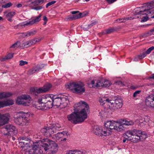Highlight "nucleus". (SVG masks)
Masks as SVG:
<instances>
[{"label": "nucleus", "instance_id": "774afa93", "mask_svg": "<svg viewBox=\"0 0 154 154\" xmlns=\"http://www.w3.org/2000/svg\"><path fill=\"white\" fill-rule=\"evenodd\" d=\"M12 139L14 140H15V138L14 137H12Z\"/></svg>", "mask_w": 154, "mask_h": 154}, {"label": "nucleus", "instance_id": "0e129e2a", "mask_svg": "<svg viewBox=\"0 0 154 154\" xmlns=\"http://www.w3.org/2000/svg\"><path fill=\"white\" fill-rule=\"evenodd\" d=\"M126 140H127L126 139H125L123 140V143H125L126 142Z\"/></svg>", "mask_w": 154, "mask_h": 154}, {"label": "nucleus", "instance_id": "9d476101", "mask_svg": "<svg viewBox=\"0 0 154 154\" xmlns=\"http://www.w3.org/2000/svg\"><path fill=\"white\" fill-rule=\"evenodd\" d=\"M94 133L99 136L109 137L112 133V131L104 127L96 126L94 129Z\"/></svg>", "mask_w": 154, "mask_h": 154}, {"label": "nucleus", "instance_id": "f3484780", "mask_svg": "<svg viewBox=\"0 0 154 154\" xmlns=\"http://www.w3.org/2000/svg\"><path fill=\"white\" fill-rule=\"evenodd\" d=\"M145 105L146 108H154V95L151 94L146 97Z\"/></svg>", "mask_w": 154, "mask_h": 154}, {"label": "nucleus", "instance_id": "ea45409f", "mask_svg": "<svg viewBox=\"0 0 154 154\" xmlns=\"http://www.w3.org/2000/svg\"><path fill=\"white\" fill-rule=\"evenodd\" d=\"M12 5L11 3H9L3 5L2 6V7L4 8H7L10 7Z\"/></svg>", "mask_w": 154, "mask_h": 154}, {"label": "nucleus", "instance_id": "e433bc0d", "mask_svg": "<svg viewBox=\"0 0 154 154\" xmlns=\"http://www.w3.org/2000/svg\"><path fill=\"white\" fill-rule=\"evenodd\" d=\"M37 0H29L26 1V3L28 4L30 7H32L35 6V5H34V4L32 3L33 2L37 1Z\"/></svg>", "mask_w": 154, "mask_h": 154}, {"label": "nucleus", "instance_id": "ddd939ff", "mask_svg": "<svg viewBox=\"0 0 154 154\" xmlns=\"http://www.w3.org/2000/svg\"><path fill=\"white\" fill-rule=\"evenodd\" d=\"M52 87V85L49 83H47L41 88H32L30 91L31 93L35 94L38 93H43L49 91Z\"/></svg>", "mask_w": 154, "mask_h": 154}, {"label": "nucleus", "instance_id": "338daca9", "mask_svg": "<svg viewBox=\"0 0 154 154\" xmlns=\"http://www.w3.org/2000/svg\"><path fill=\"white\" fill-rule=\"evenodd\" d=\"M152 32H154V28L152 30Z\"/></svg>", "mask_w": 154, "mask_h": 154}, {"label": "nucleus", "instance_id": "603ef678", "mask_svg": "<svg viewBox=\"0 0 154 154\" xmlns=\"http://www.w3.org/2000/svg\"><path fill=\"white\" fill-rule=\"evenodd\" d=\"M43 20L44 21V24L45 25L46 23L48 21V18L46 16H45L43 17Z\"/></svg>", "mask_w": 154, "mask_h": 154}, {"label": "nucleus", "instance_id": "680f3d73", "mask_svg": "<svg viewBox=\"0 0 154 154\" xmlns=\"http://www.w3.org/2000/svg\"><path fill=\"white\" fill-rule=\"evenodd\" d=\"M66 140V139L65 138H63V139H62V138H61V140L60 141H65Z\"/></svg>", "mask_w": 154, "mask_h": 154}, {"label": "nucleus", "instance_id": "2f4dec72", "mask_svg": "<svg viewBox=\"0 0 154 154\" xmlns=\"http://www.w3.org/2000/svg\"><path fill=\"white\" fill-rule=\"evenodd\" d=\"M30 40L27 41L21 44L20 47L27 48L32 45Z\"/></svg>", "mask_w": 154, "mask_h": 154}, {"label": "nucleus", "instance_id": "1a4fd4ad", "mask_svg": "<svg viewBox=\"0 0 154 154\" xmlns=\"http://www.w3.org/2000/svg\"><path fill=\"white\" fill-rule=\"evenodd\" d=\"M119 121L110 120L104 122V126L111 130H114L118 132H122L125 129L124 126Z\"/></svg>", "mask_w": 154, "mask_h": 154}, {"label": "nucleus", "instance_id": "bb28decb", "mask_svg": "<svg viewBox=\"0 0 154 154\" xmlns=\"http://www.w3.org/2000/svg\"><path fill=\"white\" fill-rule=\"evenodd\" d=\"M136 124H138L139 125L141 126L146 125V122L145 121V119L144 117L140 118L139 119H136L135 122Z\"/></svg>", "mask_w": 154, "mask_h": 154}, {"label": "nucleus", "instance_id": "5fc2aeb1", "mask_svg": "<svg viewBox=\"0 0 154 154\" xmlns=\"http://www.w3.org/2000/svg\"><path fill=\"white\" fill-rule=\"evenodd\" d=\"M95 24V23H92L91 24H90L89 25H87L88 26V27H87L86 28V30L88 29L89 27H91L93 26V25H94Z\"/></svg>", "mask_w": 154, "mask_h": 154}, {"label": "nucleus", "instance_id": "58836bf2", "mask_svg": "<svg viewBox=\"0 0 154 154\" xmlns=\"http://www.w3.org/2000/svg\"><path fill=\"white\" fill-rule=\"evenodd\" d=\"M27 37H29L32 36L36 33V32L35 31H30L27 32Z\"/></svg>", "mask_w": 154, "mask_h": 154}, {"label": "nucleus", "instance_id": "412c9836", "mask_svg": "<svg viewBox=\"0 0 154 154\" xmlns=\"http://www.w3.org/2000/svg\"><path fill=\"white\" fill-rule=\"evenodd\" d=\"M42 16V14H40L38 16L35 17L34 18L31 20L23 23V25L24 26L32 25L37 22H38L41 20V17Z\"/></svg>", "mask_w": 154, "mask_h": 154}, {"label": "nucleus", "instance_id": "72a5a7b5", "mask_svg": "<svg viewBox=\"0 0 154 154\" xmlns=\"http://www.w3.org/2000/svg\"><path fill=\"white\" fill-rule=\"evenodd\" d=\"M132 19L131 17H125L121 19H119L116 20L117 22L121 23L125 22L127 20H130Z\"/></svg>", "mask_w": 154, "mask_h": 154}, {"label": "nucleus", "instance_id": "6ab92c4d", "mask_svg": "<svg viewBox=\"0 0 154 154\" xmlns=\"http://www.w3.org/2000/svg\"><path fill=\"white\" fill-rule=\"evenodd\" d=\"M67 133L66 131L58 132L53 135L52 138L56 141H60L62 138L65 137L67 136Z\"/></svg>", "mask_w": 154, "mask_h": 154}, {"label": "nucleus", "instance_id": "864d4df0", "mask_svg": "<svg viewBox=\"0 0 154 154\" xmlns=\"http://www.w3.org/2000/svg\"><path fill=\"white\" fill-rule=\"evenodd\" d=\"M117 0H106V1L109 4H112L115 2Z\"/></svg>", "mask_w": 154, "mask_h": 154}, {"label": "nucleus", "instance_id": "c03bdc74", "mask_svg": "<svg viewBox=\"0 0 154 154\" xmlns=\"http://www.w3.org/2000/svg\"><path fill=\"white\" fill-rule=\"evenodd\" d=\"M141 92V91L140 90L137 91L135 92L133 95V96L134 97H137L138 94Z\"/></svg>", "mask_w": 154, "mask_h": 154}, {"label": "nucleus", "instance_id": "052dcab7", "mask_svg": "<svg viewBox=\"0 0 154 154\" xmlns=\"http://www.w3.org/2000/svg\"><path fill=\"white\" fill-rule=\"evenodd\" d=\"M149 78L152 79H154V74H152L151 76L149 77Z\"/></svg>", "mask_w": 154, "mask_h": 154}, {"label": "nucleus", "instance_id": "5701e85b", "mask_svg": "<svg viewBox=\"0 0 154 154\" xmlns=\"http://www.w3.org/2000/svg\"><path fill=\"white\" fill-rule=\"evenodd\" d=\"M79 12V11H72L71 13L74 14L73 15L69 16L68 18V20H75L81 18L82 17V13L77 14Z\"/></svg>", "mask_w": 154, "mask_h": 154}, {"label": "nucleus", "instance_id": "69168bd1", "mask_svg": "<svg viewBox=\"0 0 154 154\" xmlns=\"http://www.w3.org/2000/svg\"><path fill=\"white\" fill-rule=\"evenodd\" d=\"M3 19V18L2 17L0 16V20H2Z\"/></svg>", "mask_w": 154, "mask_h": 154}, {"label": "nucleus", "instance_id": "79ce46f5", "mask_svg": "<svg viewBox=\"0 0 154 154\" xmlns=\"http://www.w3.org/2000/svg\"><path fill=\"white\" fill-rule=\"evenodd\" d=\"M56 2V1H52L51 2H50L48 3L46 5V8H48L49 6H51L53 4H54Z\"/></svg>", "mask_w": 154, "mask_h": 154}, {"label": "nucleus", "instance_id": "6e6552de", "mask_svg": "<svg viewBox=\"0 0 154 154\" xmlns=\"http://www.w3.org/2000/svg\"><path fill=\"white\" fill-rule=\"evenodd\" d=\"M61 128L60 124L56 123L44 127L41 129V131L45 136L49 137L51 134L59 131Z\"/></svg>", "mask_w": 154, "mask_h": 154}, {"label": "nucleus", "instance_id": "2eb2a0df", "mask_svg": "<svg viewBox=\"0 0 154 154\" xmlns=\"http://www.w3.org/2000/svg\"><path fill=\"white\" fill-rule=\"evenodd\" d=\"M53 97V94H46L43 95L38 99V103H42L43 105H47L51 103V108L52 107V98Z\"/></svg>", "mask_w": 154, "mask_h": 154}, {"label": "nucleus", "instance_id": "c85d7f7f", "mask_svg": "<svg viewBox=\"0 0 154 154\" xmlns=\"http://www.w3.org/2000/svg\"><path fill=\"white\" fill-rule=\"evenodd\" d=\"M12 95L9 92H0V99L9 97Z\"/></svg>", "mask_w": 154, "mask_h": 154}, {"label": "nucleus", "instance_id": "423d86ee", "mask_svg": "<svg viewBox=\"0 0 154 154\" xmlns=\"http://www.w3.org/2000/svg\"><path fill=\"white\" fill-rule=\"evenodd\" d=\"M154 8V2L148 3L142 7L138 8L136 9L137 11V14L135 15V18H141V15H146L149 16L151 14H154V10L152 9Z\"/></svg>", "mask_w": 154, "mask_h": 154}, {"label": "nucleus", "instance_id": "9b49d317", "mask_svg": "<svg viewBox=\"0 0 154 154\" xmlns=\"http://www.w3.org/2000/svg\"><path fill=\"white\" fill-rule=\"evenodd\" d=\"M68 87L72 92L79 94H82L85 91L84 85L82 83L73 82L69 85Z\"/></svg>", "mask_w": 154, "mask_h": 154}, {"label": "nucleus", "instance_id": "393cba45", "mask_svg": "<svg viewBox=\"0 0 154 154\" xmlns=\"http://www.w3.org/2000/svg\"><path fill=\"white\" fill-rule=\"evenodd\" d=\"M133 133L132 130L128 131L125 133H124L122 137L125 138L127 140H131L133 138Z\"/></svg>", "mask_w": 154, "mask_h": 154}, {"label": "nucleus", "instance_id": "c9c22d12", "mask_svg": "<svg viewBox=\"0 0 154 154\" xmlns=\"http://www.w3.org/2000/svg\"><path fill=\"white\" fill-rule=\"evenodd\" d=\"M46 1L45 0H37V1L33 2L32 4H34V5H35V6L38 5L39 4H41L43 3H44Z\"/></svg>", "mask_w": 154, "mask_h": 154}, {"label": "nucleus", "instance_id": "f257e3e1", "mask_svg": "<svg viewBox=\"0 0 154 154\" xmlns=\"http://www.w3.org/2000/svg\"><path fill=\"white\" fill-rule=\"evenodd\" d=\"M74 108V112L67 116L68 120L75 124L83 122L87 118L88 105L85 102L81 101L75 104Z\"/></svg>", "mask_w": 154, "mask_h": 154}, {"label": "nucleus", "instance_id": "f03ea898", "mask_svg": "<svg viewBox=\"0 0 154 154\" xmlns=\"http://www.w3.org/2000/svg\"><path fill=\"white\" fill-rule=\"evenodd\" d=\"M20 145L22 149L25 151V154H42L43 150L38 146V143H34L32 146V142L30 139L26 137H20L19 138Z\"/></svg>", "mask_w": 154, "mask_h": 154}, {"label": "nucleus", "instance_id": "37998d69", "mask_svg": "<svg viewBox=\"0 0 154 154\" xmlns=\"http://www.w3.org/2000/svg\"><path fill=\"white\" fill-rule=\"evenodd\" d=\"M146 53H143L141 55L138 56V58L140 59H142L145 57L146 56Z\"/></svg>", "mask_w": 154, "mask_h": 154}, {"label": "nucleus", "instance_id": "aec40b11", "mask_svg": "<svg viewBox=\"0 0 154 154\" xmlns=\"http://www.w3.org/2000/svg\"><path fill=\"white\" fill-rule=\"evenodd\" d=\"M10 116L9 114L6 113L1 114L0 113V126L7 123L9 119Z\"/></svg>", "mask_w": 154, "mask_h": 154}, {"label": "nucleus", "instance_id": "b1692460", "mask_svg": "<svg viewBox=\"0 0 154 154\" xmlns=\"http://www.w3.org/2000/svg\"><path fill=\"white\" fill-rule=\"evenodd\" d=\"M51 104L50 103L49 104L45 105H43L42 103H39V104L35 106V108L39 110H44L51 108Z\"/></svg>", "mask_w": 154, "mask_h": 154}, {"label": "nucleus", "instance_id": "7ed1b4c3", "mask_svg": "<svg viewBox=\"0 0 154 154\" xmlns=\"http://www.w3.org/2000/svg\"><path fill=\"white\" fill-rule=\"evenodd\" d=\"M100 104L107 109L115 110L121 108L122 106L121 99L117 98L115 100L109 99L106 97H102L99 100Z\"/></svg>", "mask_w": 154, "mask_h": 154}, {"label": "nucleus", "instance_id": "13d9d810", "mask_svg": "<svg viewBox=\"0 0 154 154\" xmlns=\"http://www.w3.org/2000/svg\"><path fill=\"white\" fill-rule=\"evenodd\" d=\"M116 83L119 85H120V86L122 85V83L121 81H119L118 82H116Z\"/></svg>", "mask_w": 154, "mask_h": 154}, {"label": "nucleus", "instance_id": "20e7f679", "mask_svg": "<svg viewBox=\"0 0 154 154\" xmlns=\"http://www.w3.org/2000/svg\"><path fill=\"white\" fill-rule=\"evenodd\" d=\"M44 151L49 154L56 153L58 150L57 144L54 141L48 138H44L39 141Z\"/></svg>", "mask_w": 154, "mask_h": 154}, {"label": "nucleus", "instance_id": "09e8293b", "mask_svg": "<svg viewBox=\"0 0 154 154\" xmlns=\"http://www.w3.org/2000/svg\"><path fill=\"white\" fill-rule=\"evenodd\" d=\"M43 8L42 6H37L35 7V8H33V9L36 10H39L42 9Z\"/></svg>", "mask_w": 154, "mask_h": 154}, {"label": "nucleus", "instance_id": "a18cd8bd", "mask_svg": "<svg viewBox=\"0 0 154 154\" xmlns=\"http://www.w3.org/2000/svg\"><path fill=\"white\" fill-rule=\"evenodd\" d=\"M114 29H109L106 30V34H109L113 32Z\"/></svg>", "mask_w": 154, "mask_h": 154}, {"label": "nucleus", "instance_id": "e2e57ef3", "mask_svg": "<svg viewBox=\"0 0 154 154\" xmlns=\"http://www.w3.org/2000/svg\"><path fill=\"white\" fill-rule=\"evenodd\" d=\"M5 2V0H0V3H3Z\"/></svg>", "mask_w": 154, "mask_h": 154}, {"label": "nucleus", "instance_id": "4c0bfd02", "mask_svg": "<svg viewBox=\"0 0 154 154\" xmlns=\"http://www.w3.org/2000/svg\"><path fill=\"white\" fill-rule=\"evenodd\" d=\"M147 137V135L144 133H143L142 132L141 135L140 136V140H141L142 141L145 139Z\"/></svg>", "mask_w": 154, "mask_h": 154}, {"label": "nucleus", "instance_id": "c756f323", "mask_svg": "<svg viewBox=\"0 0 154 154\" xmlns=\"http://www.w3.org/2000/svg\"><path fill=\"white\" fill-rule=\"evenodd\" d=\"M21 45L19 42H17L10 47L9 50L11 51H14L19 47H20Z\"/></svg>", "mask_w": 154, "mask_h": 154}, {"label": "nucleus", "instance_id": "49530a36", "mask_svg": "<svg viewBox=\"0 0 154 154\" xmlns=\"http://www.w3.org/2000/svg\"><path fill=\"white\" fill-rule=\"evenodd\" d=\"M27 63V62L23 60H21L20 61V66H23Z\"/></svg>", "mask_w": 154, "mask_h": 154}, {"label": "nucleus", "instance_id": "a878e982", "mask_svg": "<svg viewBox=\"0 0 154 154\" xmlns=\"http://www.w3.org/2000/svg\"><path fill=\"white\" fill-rule=\"evenodd\" d=\"M121 123V125H125L127 126L132 125L134 124V122L132 120H130L129 121L126 120V119H123L119 121Z\"/></svg>", "mask_w": 154, "mask_h": 154}, {"label": "nucleus", "instance_id": "6e6d98bb", "mask_svg": "<svg viewBox=\"0 0 154 154\" xmlns=\"http://www.w3.org/2000/svg\"><path fill=\"white\" fill-rule=\"evenodd\" d=\"M32 45L36 44L35 40L34 39L30 40Z\"/></svg>", "mask_w": 154, "mask_h": 154}, {"label": "nucleus", "instance_id": "8fccbe9b", "mask_svg": "<svg viewBox=\"0 0 154 154\" xmlns=\"http://www.w3.org/2000/svg\"><path fill=\"white\" fill-rule=\"evenodd\" d=\"M27 32L25 33H23L21 34V36L22 38H27L28 37H27Z\"/></svg>", "mask_w": 154, "mask_h": 154}, {"label": "nucleus", "instance_id": "f704fd0d", "mask_svg": "<svg viewBox=\"0 0 154 154\" xmlns=\"http://www.w3.org/2000/svg\"><path fill=\"white\" fill-rule=\"evenodd\" d=\"M66 154H84L83 152L80 151H70Z\"/></svg>", "mask_w": 154, "mask_h": 154}, {"label": "nucleus", "instance_id": "bf43d9fd", "mask_svg": "<svg viewBox=\"0 0 154 154\" xmlns=\"http://www.w3.org/2000/svg\"><path fill=\"white\" fill-rule=\"evenodd\" d=\"M22 6V5L21 4H18L16 5V7L18 8L21 7Z\"/></svg>", "mask_w": 154, "mask_h": 154}, {"label": "nucleus", "instance_id": "a211bd4d", "mask_svg": "<svg viewBox=\"0 0 154 154\" xmlns=\"http://www.w3.org/2000/svg\"><path fill=\"white\" fill-rule=\"evenodd\" d=\"M133 133V138L132 141L134 143H136L140 140V136L141 135L142 131L134 129L132 130Z\"/></svg>", "mask_w": 154, "mask_h": 154}, {"label": "nucleus", "instance_id": "473e14b6", "mask_svg": "<svg viewBox=\"0 0 154 154\" xmlns=\"http://www.w3.org/2000/svg\"><path fill=\"white\" fill-rule=\"evenodd\" d=\"M5 102V106H8L14 104V101L11 99H8L7 100H4Z\"/></svg>", "mask_w": 154, "mask_h": 154}, {"label": "nucleus", "instance_id": "4d7b16f0", "mask_svg": "<svg viewBox=\"0 0 154 154\" xmlns=\"http://www.w3.org/2000/svg\"><path fill=\"white\" fill-rule=\"evenodd\" d=\"M36 43L39 42L41 40V38H34Z\"/></svg>", "mask_w": 154, "mask_h": 154}, {"label": "nucleus", "instance_id": "a19ab883", "mask_svg": "<svg viewBox=\"0 0 154 154\" xmlns=\"http://www.w3.org/2000/svg\"><path fill=\"white\" fill-rule=\"evenodd\" d=\"M154 50V46H152L149 48L146 52V53L147 54H149L151 52V51Z\"/></svg>", "mask_w": 154, "mask_h": 154}, {"label": "nucleus", "instance_id": "de8ad7c7", "mask_svg": "<svg viewBox=\"0 0 154 154\" xmlns=\"http://www.w3.org/2000/svg\"><path fill=\"white\" fill-rule=\"evenodd\" d=\"M5 102L4 101H0V108H2L5 106Z\"/></svg>", "mask_w": 154, "mask_h": 154}, {"label": "nucleus", "instance_id": "cd10ccee", "mask_svg": "<svg viewBox=\"0 0 154 154\" xmlns=\"http://www.w3.org/2000/svg\"><path fill=\"white\" fill-rule=\"evenodd\" d=\"M16 14V13L14 11H11L8 13H5V16L8 20L10 22L12 21V17L14 16Z\"/></svg>", "mask_w": 154, "mask_h": 154}, {"label": "nucleus", "instance_id": "4be33fe9", "mask_svg": "<svg viewBox=\"0 0 154 154\" xmlns=\"http://www.w3.org/2000/svg\"><path fill=\"white\" fill-rule=\"evenodd\" d=\"M44 65L42 64L38 65L37 66L33 67L32 69L29 70L28 71V74L31 75L34 73L37 72L43 68Z\"/></svg>", "mask_w": 154, "mask_h": 154}, {"label": "nucleus", "instance_id": "7c9ffc66", "mask_svg": "<svg viewBox=\"0 0 154 154\" xmlns=\"http://www.w3.org/2000/svg\"><path fill=\"white\" fill-rule=\"evenodd\" d=\"M14 54L9 53L5 57L1 58L0 59L1 61H4L7 60L12 58L13 57Z\"/></svg>", "mask_w": 154, "mask_h": 154}, {"label": "nucleus", "instance_id": "39448f33", "mask_svg": "<svg viewBox=\"0 0 154 154\" xmlns=\"http://www.w3.org/2000/svg\"><path fill=\"white\" fill-rule=\"evenodd\" d=\"M33 114L30 112H20L16 113L14 116V120L16 124L22 126L28 125L30 122V119Z\"/></svg>", "mask_w": 154, "mask_h": 154}, {"label": "nucleus", "instance_id": "4468645a", "mask_svg": "<svg viewBox=\"0 0 154 154\" xmlns=\"http://www.w3.org/2000/svg\"><path fill=\"white\" fill-rule=\"evenodd\" d=\"M111 82L108 80H105L103 83L102 81L99 80H94L91 81V87L93 88L104 87H106L111 85Z\"/></svg>", "mask_w": 154, "mask_h": 154}, {"label": "nucleus", "instance_id": "dca6fc26", "mask_svg": "<svg viewBox=\"0 0 154 154\" xmlns=\"http://www.w3.org/2000/svg\"><path fill=\"white\" fill-rule=\"evenodd\" d=\"M4 132V134L5 135H12L17 133L15 127L13 125H7L5 126L3 129Z\"/></svg>", "mask_w": 154, "mask_h": 154}, {"label": "nucleus", "instance_id": "f8f14e48", "mask_svg": "<svg viewBox=\"0 0 154 154\" xmlns=\"http://www.w3.org/2000/svg\"><path fill=\"white\" fill-rule=\"evenodd\" d=\"M32 100V98L29 95L22 94L17 97L16 103L19 105L29 106Z\"/></svg>", "mask_w": 154, "mask_h": 154}, {"label": "nucleus", "instance_id": "3c124183", "mask_svg": "<svg viewBox=\"0 0 154 154\" xmlns=\"http://www.w3.org/2000/svg\"><path fill=\"white\" fill-rule=\"evenodd\" d=\"M147 20V17L146 16L143 17L141 20V22H143L146 21Z\"/></svg>", "mask_w": 154, "mask_h": 154}, {"label": "nucleus", "instance_id": "0eeeda50", "mask_svg": "<svg viewBox=\"0 0 154 154\" xmlns=\"http://www.w3.org/2000/svg\"><path fill=\"white\" fill-rule=\"evenodd\" d=\"M65 94L67 95V94ZM51 103L52 107L54 106L57 108H64L69 103L68 97L67 95H61L60 97L53 95Z\"/></svg>", "mask_w": 154, "mask_h": 154}]
</instances>
